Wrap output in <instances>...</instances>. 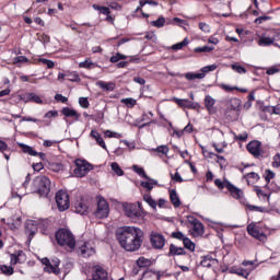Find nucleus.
I'll return each mask as SVG.
<instances>
[{"instance_id":"680f3d73","label":"nucleus","mask_w":280,"mask_h":280,"mask_svg":"<svg viewBox=\"0 0 280 280\" xmlns=\"http://www.w3.org/2000/svg\"><path fill=\"white\" fill-rule=\"evenodd\" d=\"M46 119H51V117H58V112L56 110H49L45 114Z\"/></svg>"},{"instance_id":"a18cd8bd","label":"nucleus","mask_w":280,"mask_h":280,"mask_svg":"<svg viewBox=\"0 0 280 280\" xmlns=\"http://www.w3.org/2000/svg\"><path fill=\"white\" fill-rule=\"evenodd\" d=\"M148 264H150V260L148 258L140 257L137 260V265L139 266V268H145V266H148Z\"/></svg>"},{"instance_id":"3c124183","label":"nucleus","mask_w":280,"mask_h":280,"mask_svg":"<svg viewBox=\"0 0 280 280\" xmlns=\"http://www.w3.org/2000/svg\"><path fill=\"white\" fill-rule=\"evenodd\" d=\"M234 275H238V277H244V279H248V271L244 270V269H236L234 271Z\"/></svg>"},{"instance_id":"8fccbe9b","label":"nucleus","mask_w":280,"mask_h":280,"mask_svg":"<svg viewBox=\"0 0 280 280\" xmlns=\"http://www.w3.org/2000/svg\"><path fill=\"white\" fill-rule=\"evenodd\" d=\"M79 104L82 108H89L90 103H89V98L86 97H80L79 98Z\"/></svg>"},{"instance_id":"aec40b11","label":"nucleus","mask_w":280,"mask_h":280,"mask_svg":"<svg viewBox=\"0 0 280 280\" xmlns=\"http://www.w3.org/2000/svg\"><path fill=\"white\" fill-rule=\"evenodd\" d=\"M90 137H92V139H95L96 143H98V145L103 148V150H106V142H104V139L102 138L100 132H97V130H92Z\"/></svg>"},{"instance_id":"9d476101","label":"nucleus","mask_w":280,"mask_h":280,"mask_svg":"<svg viewBox=\"0 0 280 280\" xmlns=\"http://www.w3.org/2000/svg\"><path fill=\"white\" fill-rule=\"evenodd\" d=\"M247 233L252 235V237H255V240H259V242H264L266 240V234L259 231V228L255 225V223H250L247 225Z\"/></svg>"},{"instance_id":"e433bc0d","label":"nucleus","mask_w":280,"mask_h":280,"mask_svg":"<svg viewBox=\"0 0 280 280\" xmlns=\"http://www.w3.org/2000/svg\"><path fill=\"white\" fill-rule=\"evenodd\" d=\"M212 264L213 259L209 258V256L203 257V259L201 260V266L203 268H211Z\"/></svg>"},{"instance_id":"6e6d98bb","label":"nucleus","mask_w":280,"mask_h":280,"mask_svg":"<svg viewBox=\"0 0 280 280\" xmlns=\"http://www.w3.org/2000/svg\"><path fill=\"white\" fill-rule=\"evenodd\" d=\"M233 71H236V73H246V69L238 65H232Z\"/></svg>"},{"instance_id":"20e7f679","label":"nucleus","mask_w":280,"mask_h":280,"mask_svg":"<svg viewBox=\"0 0 280 280\" xmlns=\"http://www.w3.org/2000/svg\"><path fill=\"white\" fill-rule=\"evenodd\" d=\"M55 200L59 211H67V209H69L71 206L69 201V194L65 190L57 191Z\"/></svg>"},{"instance_id":"49530a36","label":"nucleus","mask_w":280,"mask_h":280,"mask_svg":"<svg viewBox=\"0 0 280 280\" xmlns=\"http://www.w3.org/2000/svg\"><path fill=\"white\" fill-rule=\"evenodd\" d=\"M39 62L42 65H46L48 69H54V67H56V65L54 63V61L49 60V59H45V58H42L39 59Z\"/></svg>"},{"instance_id":"a878e982","label":"nucleus","mask_w":280,"mask_h":280,"mask_svg":"<svg viewBox=\"0 0 280 280\" xmlns=\"http://www.w3.org/2000/svg\"><path fill=\"white\" fill-rule=\"evenodd\" d=\"M207 74L201 71L200 73H195V72H188L185 74L186 80L192 81V80H203Z\"/></svg>"},{"instance_id":"9b49d317","label":"nucleus","mask_w":280,"mask_h":280,"mask_svg":"<svg viewBox=\"0 0 280 280\" xmlns=\"http://www.w3.org/2000/svg\"><path fill=\"white\" fill-rule=\"evenodd\" d=\"M247 150L253 156L261 155V142L254 140L247 144Z\"/></svg>"},{"instance_id":"f704fd0d","label":"nucleus","mask_w":280,"mask_h":280,"mask_svg":"<svg viewBox=\"0 0 280 280\" xmlns=\"http://www.w3.org/2000/svg\"><path fill=\"white\" fill-rule=\"evenodd\" d=\"M187 45H189V39L185 38L183 42L173 45L172 49L178 51V49H183V47H187Z\"/></svg>"},{"instance_id":"864d4df0","label":"nucleus","mask_w":280,"mask_h":280,"mask_svg":"<svg viewBox=\"0 0 280 280\" xmlns=\"http://www.w3.org/2000/svg\"><path fill=\"white\" fill-rule=\"evenodd\" d=\"M215 69H218V66L211 65V66L203 67L201 69V71H203L205 75H207V73H209V71H215Z\"/></svg>"},{"instance_id":"052dcab7","label":"nucleus","mask_w":280,"mask_h":280,"mask_svg":"<svg viewBox=\"0 0 280 280\" xmlns=\"http://www.w3.org/2000/svg\"><path fill=\"white\" fill-rule=\"evenodd\" d=\"M272 178H275V173L270 170L267 171V175L265 177L266 183H270V180H272Z\"/></svg>"},{"instance_id":"37998d69","label":"nucleus","mask_w":280,"mask_h":280,"mask_svg":"<svg viewBox=\"0 0 280 280\" xmlns=\"http://www.w3.org/2000/svg\"><path fill=\"white\" fill-rule=\"evenodd\" d=\"M121 104H126L129 108H132L137 104V101L135 98H122Z\"/></svg>"},{"instance_id":"2eb2a0df","label":"nucleus","mask_w":280,"mask_h":280,"mask_svg":"<svg viewBox=\"0 0 280 280\" xmlns=\"http://www.w3.org/2000/svg\"><path fill=\"white\" fill-rule=\"evenodd\" d=\"M225 185H226L228 191H230L231 196L234 197L236 200H240V198H242V196H244V191H242V189L235 187L233 184L226 183Z\"/></svg>"},{"instance_id":"4c0bfd02","label":"nucleus","mask_w":280,"mask_h":280,"mask_svg":"<svg viewBox=\"0 0 280 280\" xmlns=\"http://www.w3.org/2000/svg\"><path fill=\"white\" fill-rule=\"evenodd\" d=\"M126 55H122L120 52H117L116 55H114L113 57H110L109 61L110 62H119V60H126Z\"/></svg>"},{"instance_id":"72a5a7b5","label":"nucleus","mask_w":280,"mask_h":280,"mask_svg":"<svg viewBox=\"0 0 280 280\" xmlns=\"http://www.w3.org/2000/svg\"><path fill=\"white\" fill-rule=\"evenodd\" d=\"M214 47L211 46H203V47H197L195 48L196 54H210V51H213Z\"/></svg>"},{"instance_id":"c03bdc74","label":"nucleus","mask_w":280,"mask_h":280,"mask_svg":"<svg viewBox=\"0 0 280 280\" xmlns=\"http://www.w3.org/2000/svg\"><path fill=\"white\" fill-rule=\"evenodd\" d=\"M247 209H249V211H258L259 213H265L266 212V208L258 207V206H253V205H247Z\"/></svg>"},{"instance_id":"de8ad7c7","label":"nucleus","mask_w":280,"mask_h":280,"mask_svg":"<svg viewBox=\"0 0 280 280\" xmlns=\"http://www.w3.org/2000/svg\"><path fill=\"white\" fill-rule=\"evenodd\" d=\"M155 152H159V154L167 155V152H170V148L167 145H160L155 149Z\"/></svg>"},{"instance_id":"603ef678","label":"nucleus","mask_w":280,"mask_h":280,"mask_svg":"<svg viewBox=\"0 0 280 280\" xmlns=\"http://www.w3.org/2000/svg\"><path fill=\"white\" fill-rule=\"evenodd\" d=\"M67 80H69L70 82H78V80H80V75H78V73H72V74H66Z\"/></svg>"},{"instance_id":"58836bf2","label":"nucleus","mask_w":280,"mask_h":280,"mask_svg":"<svg viewBox=\"0 0 280 280\" xmlns=\"http://www.w3.org/2000/svg\"><path fill=\"white\" fill-rule=\"evenodd\" d=\"M171 237H173L174 240H179L180 242H185V240L187 238V236H185L183 232H173L171 234Z\"/></svg>"},{"instance_id":"bf43d9fd","label":"nucleus","mask_w":280,"mask_h":280,"mask_svg":"<svg viewBox=\"0 0 280 280\" xmlns=\"http://www.w3.org/2000/svg\"><path fill=\"white\" fill-rule=\"evenodd\" d=\"M105 135H106V137H108V138H116V139H119V137H121V135H119V133H117V132H113V131H110V130H106L105 131Z\"/></svg>"},{"instance_id":"b1692460","label":"nucleus","mask_w":280,"mask_h":280,"mask_svg":"<svg viewBox=\"0 0 280 280\" xmlns=\"http://www.w3.org/2000/svg\"><path fill=\"white\" fill-rule=\"evenodd\" d=\"M25 102H34L35 104H43V100L40 96L36 95V93H27L25 94Z\"/></svg>"},{"instance_id":"2f4dec72","label":"nucleus","mask_w":280,"mask_h":280,"mask_svg":"<svg viewBox=\"0 0 280 280\" xmlns=\"http://www.w3.org/2000/svg\"><path fill=\"white\" fill-rule=\"evenodd\" d=\"M0 270L2 275H7L8 277H10L11 275H14V268H12L11 266L2 265L0 267Z\"/></svg>"},{"instance_id":"f8f14e48","label":"nucleus","mask_w":280,"mask_h":280,"mask_svg":"<svg viewBox=\"0 0 280 280\" xmlns=\"http://www.w3.org/2000/svg\"><path fill=\"white\" fill-rule=\"evenodd\" d=\"M74 211L75 213H80V215H86L89 213V206L84 199L77 200L74 202Z\"/></svg>"},{"instance_id":"1a4fd4ad","label":"nucleus","mask_w":280,"mask_h":280,"mask_svg":"<svg viewBox=\"0 0 280 280\" xmlns=\"http://www.w3.org/2000/svg\"><path fill=\"white\" fill-rule=\"evenodd\" d=\"M42 264H44V266H46L44 268L45 272H54V275L60 273V268H58V266H60L59 259L52 260V262H51V261H49V258H43Z\"/></svg>"},{"instance_id":"79ce46f5","label":"nucleus","mask_w":280,"mask_h":280,"mask_svg":"<svg viewBox=\"0 0 280 280\" xmlns=\"http://www.w3.org/2000/svg\"><path fill=\"white\" fill-rule=\"evenodd\" d=\"M226 183L231 182H229V179H224L223 182L221 179L214 180V185L218 187V189H224V187L226 188Z\"/></svg>"},{"instance_id":"f03ea898","label":"nucleus","mask_w":280,"mask_h":280,"mask_svg":"<svg viewBox=\"0 0 280 280\" xmlns=\"http://www.w3.org/2000/svg\"><path fill=\"white\" fill-rule=\"evenodd\" d=\"M56 241L59 246L66 247L69 253L75 249V236L67 229H60L56 232Z\"/></svg>"},{"instance_id":"6e6552de","label":"nucleus","mask_w":280,"mask_h":280,"mask_svg":"<svg viewBox=\"0 0 280 280\" xmlns=\"http://www.w3.org/2000/svg\"><path fill=\"white\" fill-rule=\"evenodd\" d=\"M75 168H74V176L78 178L84 177L85 174H89L91 172L92 167L91 164L86 161L78 160L75 163Z\"/></svg>"},{"instance_id":"cd10ccee","label":"nucleus","mask_w":280,"mask_h":280,"mask_svg":"<svg viewBox=\"0 0 280 280\" xmlns=\"http://www.w3.org/2000/svg\"><path fill=\"white\" fill-rule=\"evenodd\" d=\"M149 182H141V187H143L144 189L152 191V189H154V185H159V183L155 179H152L149 177L148 179Z\"/></svg>"},{"instance_id":"e2e57ef3","label":"nucleus","mask_w":280,"mask_h":280,"mask_svg":"<svg viewBox=\"0 0 280 280\" xmlns=\"http://www.w3.org/2000/svg\"><path fill=\"white\" fill-rule=\"evenodd\" d=\"M199 30H201V32H209V30H210L209 24H207L205 22H200Z\"/></svg>"},{"instance_id":"dca6fc26","label":"nucleus","mask_w":280,"mask_h":280,"mask_svg":"<svg viewBox=\"0 0 280 280\" xmlns=\"http://www.w3.org/2000/svg\"><path fill=\"white\" fill-rule=\"evenodd\" d=\"M205 106H206L209 115H215L217 109H215V107H213V106H215V101L213 100V97H211L210 95H207L205 97Z\"/></svg>"},{"instance_id":"c756f323","label":"nucleus","mask_w":280,"mask_h":280,"mask_svg":"<svg viewBox=\"0 0 280 280\" xmlns=\"http://www.w3.org/2000/svg\"><path fill=\"white\" fill-rule=\"evenodd\" d=\"M183 244H184L185 248H187L191 253H194V250H196V244H194V242H191V240H189L188 237H186L183 241Z\"/></svg>"},{"instance_id":"13d9d810","label":"nucleus","mask_w":280,"mask_h":280,"mask_svg":"<svg viewBox=\"0 0 280 280\" xmlns=\"http://www.w3.org/2000/svg\"><path fill=\"white\" fill-rule=\"evenodd\" d=\"M264 21H270V16H268V15L259 16V18H257V19L255 20V23H256L257 25H261V23H262Z\"/></svg>"},{"instance_id":"ddd939ff","label":"nucleus","mask_w":280,"mask_h":280,"mask_svg":"<svg viewBox=\"0 0 280 280\" xmlns=\"http://www.w3.org/2000/svg\"><path fill=\"white\" fill-rule=\"evenodd\" d=\"M173 102H175L177 106H180V108H197V106H198L197 103H194L187 98L174 97Z\"/></svg>"},{"instance_id":"c9c22d12","label":"nucleus","mask_w":280,"mask_h":280,"mask_svg":"<svg viewBox=\"0 0 280 280\" xmlns=\"http://www.w3.org/2000/svg\"><path fill=\"white\" fill-rule=\"evenodd\" d=\"M112 170H113V172H115V174L117 176H124V170H121V167L119 166L118 163L113 162L112 163Z\"/></svg>"},{"instance_id":"bb28decb","label":"nucleus","mask_w":280,"mask_h":280,"mask_svg":"<svg viewBox=\"0 0 280 280\" xmlns=\"http://www.w3.org/2000/svg\"><path fill=\"white\" fill-rule=\"evenodd\" d=\"M96 86H100L103 91H115V83H106L104 81H97Z\"/></svg>"},{"instance_id":"4be33fe9","label":"nucleus","mask_w":280,"mask_h":280,"mask_svg":"<svg viewBox=\"0 0 280 280\" xmlns=\"http://www.w3.org/2000/svg\"><path fill=\"white\" fill-rule=\"evenodd\" d=\"M174 255H185V248L171 244L168 256L174 257Z\"/></svg>"},{"instance_id":"09e8293b","label":"nucleus","mask_w":280,"mask_h":280,"mask_svg":"<svg viewBox=\"0 0 280 280\" xmlns=\"http://www.w3.org/2000/svg\"><path fill=\"white\" fill-rule=\"evenodd\" d=\"M79 67L81 69H91V67H93V61L91 60H85L79 63Z\"/></svg>"},{"instance_id":"4d7b16f0","label":"nucleus","mask_w":280,"mask_h":280,"mask_svg":"<svg viewBox=\"0 0 280 280\" xmlns=\"http://www.w3.org/2000/svg\"><path fill=\"white\" fill-rule=\"evenodd\" d=\"M209 154H210V159L211 156H217L218 159L217 163H219L220 165H223V163H226V160L224 159V156L218 155L215 153H209Z\"/></svg>"},{"instance_id":"0eeeda50","label":"nucleus","mask_w":280,"mask_h":280,"mask_svg":"<svg viewBox=\"0 0 280 280\" xmlns=\"http://www.w3.org/2000/svg\"><path fill=\"white\" fill-rule=\"evenodd\" d=\"M108 213H110L108 201L106 199L100 198L97 201V209L95 211V217L102 220L104 218H108Z\"/></svg>"},{"instance_id":"ea45409f","label":"nucleus","mask_w":280,"mask_h":280,"mask_svg":"<svg viewBox=\"0 0 280 280\" xmlns=\"http://www.w3.org/2000/svg\"><path fill=\"white\" fill-rule=\"evenodd\" d=\"M23 62H30V59H27V57L25 56H19L13 58V65H21Z\"/></svg>"},{"instance_id":"39448f33","label":"nucleus","mask_w":280,"mask_h":280,"mask_svg":"<svg viewBox=\"0 0 280 280\" xmlns=\"http://www.w3.org/2000/svg\"><path fill=\"white\" fill-rule=\"evenodd\" d=\"M125 213L127 218H130L133 221L139 220V218H142L143 215L141 214V202L137 203H130L125 207Z\"/></svg>"},{"instance_id":"473e14b6","label":"nucleus","mask_w":280,"mask_h":280,"mask_svg":"<svg viewBox=\"0 0 280 280\" xmlns=\"http://www.w3.org/2000/svg\"><path fill=\"white\" fill-rule=\"evenodd\" d=\"M133 171L136 174H139L142 178H145L147 180H150V177L148 176V174H145V171L143 170V167H139L137 165H133Z\"/></svg>"},{"instance_id":"412c9836","label":"nucleus","mask_w":280,"mask_h":280,"mask_svg":"<svg viewBox=\"0 0 280 280\" xmlns=\"http://www.w3.org/2000/svg\"><path fill=\"white\" fill-rule=\"evenodd\" d=\"M170 199L175 209H178V207H180V197H178V194L175 189L171 190Z\"/></svg>"},{"instance_id":"774afa93","label":"nucleus","mask_w":280,"mask_h":280,"mask_svg":"<svg viewBox=\"0 0 280 280\" xmlns=\"http://www.w3.org/2000/svg\"><path fill=\"white\" fill-rule=\"evenodd\" d=\"M133 82H137V84H145V79L141 78V77H136L133 79Z\"/></svg>"},{"instance_id":"a211bd4d","label":"nucleus","mask_w":280,"mask_h":280,"mask_svg":"<svg viewBox=\"0 0 280 280\" xmlns=\"http://www.w3.org/2000/svg\"><path fill=\"white\" fill-rule=\"evenodd\" d=\"M228 108L229 110H235L236 113H240V110H242V101L240 98H231L228 102Z\"/></svg>"},{"instance_id":"7ed1b4c3","label":"nucleus","mask_w":280,"mask_h":280,"mask_svg":"<svg viewBox=\"0 0 280 280\" xmlns=\"http://www.w3.org/2000/svg\"><path fill=\"white\" fill-rule=\"evenodd\" d=\"M33 187L39 196H49V191H51V179L47 176H38L34 179Z\"/></svg>"},{"instance_id":"7c9ffc66","label":"nucleus","mask_w":280,"mask_h":280,"mask_svg":"<svg viewBox=\"0 0 280 280\" xmlns=\"http://www.w3.org/2000/svg\"><path fill=\"white\" fill-rule=\"evenodd\" d=\"M143 200L147 205H149V207H151L152 209H156V201L152 198V196L144 195Z\"/></svg>"},{"instance_id":"338daca9","label":"nucleus","mask_w":280,"mask_h":280,"mask_svg":"<svg viewBox=\"0 0 280 280\" xmlns=\"http://www.w3.org/2000/svg\"><path fill=\"white\" fill-rule=\"evenodd\" d=\"M172 178H173V180H175L176 183H183V177L180 176L179 173H175Z\"/></svg>"},{"instance_id":"4468645a","label":"nucleus","mask_w":280,"mask_h":280,"mask_svg":"<svg viewBox=\"0 0 280 280\" xmlns=\"http://www.w3.org/2000/svg\"><path fill=\"white\" fill-rule=\"evenodd\" d=\"M80 254L82 257H91L95 255V247H93L90 243H84V245L80 247Z\"/></svg>"},{"instance_id":"6ab92c4d","label":"nucleus","mask_w":280,"mask_h":280,"mask_svg":"<svg viewBox=\"0 0 280 280\" xmlns=\"http://www.w3.org/2000/svg\"><path fill=\"white\" fill-rule=\"evenodd\" d=\"M37 231L38 228H36V224H34L33 222L26 223L25 234L28 235V240H32V237L36 235Z\"/></svg>"},{"instance_id":"69168bd1","label":"nucleus","mask_w":280,"mask_h":280,"mask_svg":"<svg viewBox=\"0 0 280 280\" xmlns=\"http://www.w3.org/2000/svg\"><path fill=\"white\" fill-rule=\"evenodd\" d=\"M43 167H44V165H43V163H36V164H33V170L35 171V172H40V170H43Z\"/></svg>"},{"instance_id":"f257e3e1","label":"nucleus","mask_w":280,"mask_h":280,"mask_svg":"<svg viewBox=\"0 0 280 280\" xmlns=\"http://www.w3.org/2000/svg\"><path fill=\"white\" fill-rule=\"evenodd\" d=\"M143 231L137 226H122L116 231V240L128 253L139 250L143 245Z\"/></svg>"},{"instance_id":"393cba45","label":"nucleus","mask_w":280,"mask_h":280,"mask_svg":"<svg viewBox=\"0 0 280 280\" xmlns=\"http://www.w3.org/2000/svg\"><path fill=\"white\" fill-rule=\"evenodd\" d=\"M192 226H194L192 230L195 234L202 235V233H205V225H202V222L195 220L192 222Z\"/></svg>"},{"instance_id":"0e129e2a","label":"nucleus","mask_w":280,"mask_h":280,"mask_svg":"<svg viewBox=\"0 0 280 280\" xmlns=\"http://www.w3.org/2000/svg\"><path fill=\"white\" fill-rule=\"evenodd\" d=\"M272 165L275 167H280V154L279 153L275 155Z\"/></svg>"},{"instance_id":"c85d7f7f","label":"nucleus","mask_w":280,"mask_h":280,"mask_svg":"<svg viewBox=\"0 0 280 280\" xmlns=\"http://www.w3.org/2000/svg\"><path fill=\"white\" fill-rule=\"evenodd\" d=\"M275 44V39L271 37H262L258 40V45H262L264 47H268Z\"/></svg>"},{"instance_id":"5fc2aeb1","label":"nucleus","mask_w":280,"mask_h":280,"mask_svg":"<svg viewBox=\"0 0 280 280\" xmlns=\"http://www.w3.org/2000/svg\"><path fill=\"white\" fill-rule=\"evenodd\" d=\"M55 100L57 102H61L62 104H67V102H69V98H67V96H63L62 94H56Z\"/></svg>"},{"instance_id":"5701e85b","label":"nucleus","mask_w":280,"mask_h":280,"mask_svg":"<svg viewBox=\"0 0 280 280\" xmlns=\"http://www.w3.org/2000/svg\"><path fill=\"white\" fill-rule=\"evenodd\" d=\"M19 147L24 152V154H30V156H38V152L34 151V148L23 143H19Z\"/></svg>"},{"instance_id":"a19ab883","label":"nucleus","mask_w":280,"mask_h":280,"mask_svg":"<svg viewBox=\"0 0 280 280\" xmlns=\"http://www.w3.org/2000/svg\"><path fill=\"white\" fill-rule=\"evenodd\" d=\"M151 25H153V27H163V25H165V18H159L156 21H152Z\"/></svg>"},{"instance_id":"423d86ee","label":"nucleus","mask_w":280,"mask_h":280,"mask_svg":"<svg viewBox=\"0 0 280 280\" xmlns=\"http://www.w3.org/2000/svg\"><path fill=\"white\" fill-rule=\"evenodd\" d=\"M165 236L159 232H151L150 234V243L155 250H163L165 247Z\"/></svg>"},{"instance_id":"f3484780","label":"nucleus","mask_w":280,"mask_h":280,"mask_svg":"<svg viewBox=\"0 0 280 280\" xmlns=\"http://www.w3.org/2000/svg\"><path fill=\"white\" fill-rule=\"evenodd\" d=\"M61 115H63L65 117H72L74 119V121H80V113H78V110L69 108V107H63L61 110Z\"/></svg>"}]
</instances>
